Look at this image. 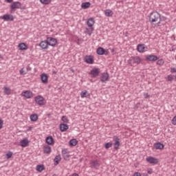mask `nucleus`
<instances>
[{"label": "nucleus", "instance_id": "16", "mask_svg": "<svg viewBox=\"0 0 176 176\" xmlns=\"http://www.w3.org/2000/svg\"><path fill=\"white\" fill-rule=\"evenodd\" d=\"M48 79L49 78L47 77V74H42L41 76V80L42 82V83H44V85H46V83H47L48 82Z\"/></svg>", "mask_w": 176, "mask_h": 176}, {"label": "nucleus", "instance_id": "12", "mask_svg": "<svg viewBox=\"0 0 176 176\" xmlns=\"http://www.w3.org/2000/svg\"><path fill=\"white\" fill-rule=\"evenodd\" d=\"M90 74L92 75V78H97L100 75V69L94 67L91 70Z\"/></svg>", "mask_w": 176, "mask_h": 176}, {"label": "nucleus", "instance_id": "5", "mask_svg": "<svg viewBox=\"0 0 176 176\" xmlns=\"http://www.w3.org/2000/svg\"><path fill=\"white\" fill-rule=\"evenodd\" d=\"M16 9H21V3L19 1L13 2L10 6L11 12H14Z\"/></svg>", "mask_w": 176, "mask_h": 176}, {"label": "nucleus", "instance_id": "20", "mask_svg": "<svg viewBox=\"0 0 176 176\" xmlns=\"http://www.w3.org/2000/svg\"><path fill=\"white\" fill-rule=\"evenodd\" d=\"M45 141L48 145H53V144H54V139L52 136L47 137Z\"/></svg>", "mask_w": 176, "mask_h": 176}, {"label": "nucleus", "instance_id": "15", "mask_svg": "<svg viewBox=\"0 0 176 176\" xmlns=\"http://www.w3.org/2000/svg\"><path fill=\"white\" fill-rule=\"evenodd\" d=\"M39 46H40V47H41V49H43V50H46V49H47V48L49 47V43H47V39L41 41V42L39 43Z\"/></svg>", "mask_w": 176, "mask_h": 176}, {"label": "nucleus", "instance_id": "2", "mask_svg": "<svg viewBox=\"0 0 176 176\" xmlns=\"http://www.w3.org/2000/svg\"><path fill=\"white\" fill-rule=\"evenodd\" d=\"M141 58L139 56H131L127 61L128 64L131 67L134 66V64H141Z\"/></svg>", "mask_w": 176, "mask_h": 176}, {"label": "nucleus", "instance_id": "21", "mask_svg": "<svg viewBox=\"0 0 176 176\" xmlns=\"http://www.w3.org/2000/svg\"><path fill=\"white\" fill-rule=\"evenodd\" d=\"M91 168H97L100 167V163H98V160H93L90 163Z\"/></svg>", "mask_w": 176, "mask_h": 176}, {"label": "nucleus", "instance_id": "42", "mask_svg": "<svg viewBox=\"0 0 176 176\" xmlns=\"http://www.w3.org/2000/svg\"><path fill=\"white\" fill-rule=\"evenodd\" d=\"M172 124L176 126V116L172 119Z\"/></svg>", "mask_w": 176, "mask_h": 176}, {"label": "nucleus", "instance_id": "52", "mask_svg": "<svg viewBox=\"0 0 176 176\" xmlns=\"http://www.w3.org/2000/svg\"><path fill=\"white\" fill-rule=\"evenodd\" d=\"M28 131H31V128H29V129H28Z\"/></svg>", "mask_w": 176, "mask_h": 176}, {"label": "nucleus", "instance_id": "27", "mask_svg": "<svg viewBox=\"0 0 176 176\" xmlns=\"http://www.w3.org/2000/svg\"><path fill=\"white\" fill-rule=\"evenodd\" d=\"M69 145L70 146H76L78 145V140L76 139H72L69 142Z\"/></svg>", "mask_w": 176, "mask_h": 176}, {"label": "nucleus", "instance_id": "53", "mask_svg": "<svg viewBox=\"0 0 176 176\" xmlns=\"http://www.w3.org/2000/svg\"><path fill=\"white\" fill-rule=\"evenodd\" d=\"M88 35H89V36H90V35H91V33H90V32H89V33H88Z\"/></svg>", "mask_w": 176, "mask_h": 176}, {"label": "nucleus", "instance_id": "1", "mask_svg": "<svg viewBox=\"0 0 176 176\" xmlns=\"http://www.w3.org/2000/svg\"><path fill=\"white\" fill-rule=\"evenodd\" d=\"M159 20H160V14L157 12H153L149 15V21L150 23H159Z\"/></svg>", "mask_w": 176, "mask_h": 176}, {"label": "nucleus", "instance_id": "8", "mask_svg": "<svg viewBox=\"0 0 176 176\" xmlns=\"http://www.w3.org/2000/svg\"><path fill=\"white\" fill-rule=\"evenodd\" d=\"M146 162L150 164H157L159 163V160L155 158L152 156H149L146 159Z\"/></svg>", "mask_w": 176, "mask_h": 176}, {"label": "nucleus", "instance_id": "43", "mask_svg": "<svg viewBox=\"0 0 176 176\" xmlns=\"http://www.w3.org/2000/svg\"><path fill=\"white\" fill-rule=\"evenodd\" d=\"M3 127V120L0 119V130Z\"/></svg>", "mask_w": 176, "mask_h": 176}, {"label": "nucleus", "instance_id": "55", "mask_svg": "<svg viewBox=\"0 0 176 176\" xmlns=\"http://www.w3.org/2000/svg\"><path fill=\"white\" fill-rule=\"evenodd\" d=\"M54 74H56V72H54Z\"/></svg>", "mask_w": 176, "mask_h": 176}, {"label": "nucleus", "instance_id": "4", "mask_svg": "<svg viewBox=\"0 0 176 176\" xmlns=\"http://www.w3.org/2000/svg\"><path fill=\"white\" fill-rule=\"evenodd\" d=\"M113 146H114V149L116 151H118L119 149V147L120 146V138H119L118 136L115 135L113 138Z\"/></svg>", "mask_w": 176, "mask_h": 176}, {"label": "nucleus", "instance_id": "57", "mask_svg": "<svg viewBox=\"0 0 176 176\" xmlns=\"http://www.w3.org/2000/svg\"><path fill=\"white\" fill-rule=\"evenodd\" d=\"M147 175H144V176H146Z\"/></svg>", "mask_w": 176, "mask_h": 176}, {"label": "nucleus", "instance_id": "24", "mask_svg": "<svg viewBox=\"0 0 176 176\" xmlns=\"http://www.w3.org/2000/svg\"><path fill=\"white\" fill-rule=\"evenodd\" d=\"M18 47L19 50H27L28 47H27V45L25 43H21L19 44Z\"/></svg>", "mask_w": 176, "mask_h": 176}, {"label": "nucleus", "instance_id": "9", "mask_svg": "<svg viewBox=\"0 0 176 176\" xmlns=\"http://www.w3.org/2000/svg\"><path fill=\"white\" fill-rule=\"evenodd\" d=\"M96 53L98 54V56H104V54H105V56H108V51L105 50V49L101 47H99L96 50Z\"/></svg>", "mask_w": 176, "mask_h": 176}, {"label": "nucleus", "instance_id": "48", "mask_svg": "<svg viewBox=\"0 0 176 176\" xmlns=\"http://www.w3.org/2000/svg\"><path fill=\"white\" fill-rule=\"evenodd\" d=\"M6 2H7L8 3H12V2H13V0H6Z\"/></svg>", "mask_w": 176, "mask_h": 176}, {"label": "nucleus", "instance_id": "14", "mask_svg": "<svg viewBox=\"0 0 176 176\" xmlns=\"http://www.w3.org/2000/svg\"><path fill=\"white\" fill-rule=\"evenodd\" d=\"M146 60H147V61H157V60H159V57L156 55H147Z\"/></svg>", "mask_w": 176, "mask_h": 176}, {"label": "nucleus", "instance_id": "18", "mask_svg": "<svg viewBox=\"0 0 176 176\" xmlns=\"http://www.w3.org/2000/svg\"><path fill=\"white\" fill-rule=\"evenodd\" d=\"M28 144H30V141H28V139L27 138H25L20 142V146H22V148L28 146Z\"/></svg>", "mask_w": 176, "mask_h": 176}, {"label": "nucleus", "instance_id": "3", "mask_svg": "<svg viewBox=\"0 0 176 176\" xmlns=\"http://www.w3.org/2000/svg\"><path fill=\"white\" fill-rule=\"evenodd\" d=\"M34 100L37 105L42 107V105H45V98L41 95H38L34 98Z\"/></svg>", "mask_w": 176, "mask_h": 176}, {"label": "nucleus", "instance_id": "30", "mask_svg": "<svg viewBox=\"0 0 176 176\" xmlns=\"http://www.w3.org/2000/svg\"><path fill=\"white\" fill-rule=\"evenodd\" d=\"M104 14L107 17H112L113 12L111 10H106L104 11Z\"/></svg>", "mask_w": 176, "mask_h": 176}, {"label": "nucleus", "instance_id": "25", "mask_svg": "<svg viewBox=\"0 0 176 176\" xmlns=\"http://www.w3.org/2000/svg\"><path fill=\"white\" fill-rule=\"evenodd\" d=\"M80 97L81 98H89V97H90V94H89L86 90L85 91H82L81 93H80Z\"/></svg>", "mask_w": 176, "mask_h": 176}, {"label": "nucleus", "instance_id": "50", "mask_svg": "<svg viewBox=\"0 0 176 176\" xmlns=\"http://www.w3.org/2000/svg\"><path fill=\"white\" fill-rule=\"evenodd\" d=\"M148 174H152V170H148Z\"/></svg>", "mask_w": 176, "mask_h": 176}, {"label": "nucleus", "instance_id": "47", "mask_svg": "<svg viewBox=\"0 0 176 176\" xmlns=\"http://www.w3.org/2000/svg\"><path fill=\"white\" fill-rule=\"evenodd\" d=\"M133 176H141V173H138V172H136L133 174Z\"/></svg>", "mask_w": 176, "mask_h": 176}, {"label": "nucleus", "instance_id": "37", "mask_svg": "<svg viewBox=\"0 0 176 176\" xmlns=\"http://www.w3.org/2000/svg\"><path fill=\"white\" fill-rule=\"evenodd\" d=\"M3 90H4L5 94H7V96H9V94H10V89L8 87H4Z\"/></svg>", "mask_w": 176, "mask_h": 176}, {"label": "nucleus", "instance_id": "32", "mask_svg": "<svg viewBox=\"0 0 176 176\" xmlns=\"http://www.w3.org/2000/svg\"><path fill=\"white\" fill-rule=\"evenodd\" d=\"M30 120L32 122H36L38 120V114H32L30 116Z\"/></svg>", "mask_w": 176, "mask_h": 176}, {"label": "nucleus", "instance_id": "38", "mask_svg": "<svg viewBox=\"0 0 176 176\" xmlns=\"http://www.w3.org/2000/svg\"><path fill=\"white\" fill-rule=\"evenodd\" d=\"M61 120H63L64 123H68V122H69V120L65 116H62Z\"/></svg>", "mask_w": 176, "mask_h": 176}, {"label": "nucleus", "instance_id": "46", "mask_svg": "<svg viewBox=\"0 0 176 176\" xmlns=\"http://www.w3.org/2000/svg\"><path fill=\"white\" fill-rule=\"evenodd\" d=\"M144 98H149L150 96L148 93H144Z\"/></svg>", "mask_w": 176, "mask_h": 176}, {"label": "nucleus", "instance_id": "17", "mask_svg": "<svg viewBox=\"0 0 176 176\" xmlns=\"http://www.w3.org/2000/svg\"><path fill=\"white\" fill-rule=\"evenodd\" d=\"M21 96L25 97V98H32V92L31 91H25L22 92Z\"/></svg>", "mask_w": 176, "mask_h": 176}, {"label": "nucleus", "instance_id": "6", "mask_svg": "<svg viewBox=\"0 0 176 176\" xmlns=\"http://www.w3.org/2000/svg\"><path fill=\"white\" fill-rule=\"evenodd\" d=\"M47 41L48 43V46H52V47H54L56 45H57V38H54L53 37H47Z\"/></svg>", "mask_w": 176, "mask_h": 176}, {"label": "nucleus", "instance_id": "31", "mask_svg": "<svg viewBox=\"0 0 176 176\" xmlns=\"http://www.w3.org/2000/svg\"><path fill=\"white\" fill-rule=\"evenodd\" d=\"M44 170L45 166L43 164L36 166V170L38 171V173H42Z\"/></svg>", "mask_w": 176, "mask_h": 176}, {"label": "nucleus", "instance_id": "41", "mask_svg": "<svg viewBox=\"0 0 176 176\" xmlns=\"http://www.w3.org/2000/svg\"><path fill=\"white\" fill-rule=\"evenodd\" d=\"M63 157L65 160H69V155L65 154L64 155H63Z\"/></svg>", "mask_w": 176, "mask_h": 176}, {"label": "nucleus", "instance_id": "22", "mask_svg": "<svg viewBox=\"0 0 176 176\" xmlns=\"http://www.w3.org/2000/svg\"><path fill=\"white\" fill-rule=\"evenodd\" d=\"M137 50L139 53H144L145 50V44H139L137 47Z\"/></svg>", "mask_w": 176, "mask_h": 176}, {"label": "nucleus", "instance_id": "35", "mask_svg": "<svg viewBox=\"0 0 176 176\" xmlns=\"http://www.w3.org/2000/svg\"><path fill=\"white\" fill-rule=\"evenodd\" d=\"M112 142H109L106 144H104V148L105 149H109V148H112Z\"/></svg>", "mask_w": 176, "mask_h": 176}, {"label": "nucleus", "instance_id": "34", "mask_svg": "<svg viewBox=\"0 0 176 176\" xmlns=\"http://www.w3.org/2000/svg\"><path fill=\"white\" fill-rule=\"evenodd\" d=\"M166 80H167V82H173V80H174V77L173 76V75L170 74L167 77H166Z\"/></svg>", "mask_w": 176, "mask_h": 176}, {"label": "nucleus", "instance_id": "40", "mask_svg": "<svg viewBox=\"0 0 176 176\" xmlns=\"http://www.w3.org/2000/svg\"><path fill=\"white\" fill-rule=\"evenodd\" d=\"M163 64H164V60L163 59H159L157 61V65H163Z\"/></svg>", "mask_w": 176, "mask_h": 176}, {"label": "nucleus", "instance_id": "13", "mask_svg": "<svg viewBox=\"0 0 176 176\" xmlns=\"http://www.w3.org/2000/svg\"><path fill=\"white\" fill-rule=\"evenodd\" d=\"M1 19L4 21H13V20H14V18L13 17V15L12 14H4Z\"/></svg>", "mask_w": 176, "mask_h": 176}, {"label": "nucleus", "instance_id": "56", "mask_svg": "<svg viewBox=\"0 0 176 176\" xmlns=\"http://www.w3.org/2000/svg\"><path fill=\"white\" fill-rule=\"evenodd\" d=\"M48 116H50V114H48Z\"/></svg>", "mask_w": 176, "mask_h": 176}, {"label": "nucleus", "instance_id": "45", "mask_svg": "<svg viewBox=\"0 0 176 176\" xmlns=\"http://www.w3.org/2000/svg\"><path fill=\"white\" fill-rule=\"evenodd\" d=\"M67 149H63V150H62V155H63V156L64 155H67Z\"/></svg>", "mask_w": 176, "mask_h": 176}, {"label": "nucleus", "instance_id": "36", "mask_svg": "<svg viewBox=\"0 0 176 176\" xmlns=\"http://www.w3.org/2000/svg\"><path fill=\"white\" fill-rule=\"evenodd\" d=\"M40 2L43 3V5H49V3L52 2V0H40Z\"/></svg>", "mask_w": 176, "mask_h": 176}, {"label": "nucleus", "instance_id": "26", "mask_svg": "<svg viewBox=\"0 0 176 176\" xmlns=\"http://www.w3.org/2000/svg\"><path fill=\"white\" fill-rule=\"evenodd\" d=\"M154 148L156 149H164V144H163L160 142H157V143L154 144Z\"/></svg>", "mask_w": 176, "mask_h": 176}, {"label": "nucleus", "instance_id": "54", "mask_svg": "<svg viewBox=\"0 0 176 176\" xmlns=\"http://www.w3.org/2000/svg\"><path fill=\"white\" fill-rule=\"evenodd\" d=\"M118 176H123V175H118Z\"/></svg>", "mask_w": 176, "mask_h": 176}, {"label": "nucleus", "instance_id": "10", "mask_svg": "<svg viewBox=\"0 0 176 176\" xmlns=\"http://www.w3.org/2000/svg\"><path fill=\"white\" fill-rule=\"evenodd\" d=\"M94 23H96V21H94V18H89L87 21V24L88 25V27H90V30L91 32H93V31H94V28H93V25H94Z\"/></svg>", "mask_w": 176, "mask_h": 176}, {"label": "nucleus", "instance_id": "49", "mask_svg": "<svg viewBox=\"0 0 176 176\" xmlns=\"http://www.w3.org/2000/svg\"><path fill=\"white\" fill-rule=\"evenodd\" d=\"M19 72H20L21 75H23L24 70L23 69H21Z\"/></svg>", "mask_w": 176, "mask_h": 176}, {"label": "nucleus", "instance_id": "11", "mask_svg": "<svg viewBox=\"0 0 176 176\" xmlns=\"http://www.w3.org/2000/svg\"><path fill=\"white\" fill-rule=\"evenodd\" d=\"M109 80V74L108 73H102V76H100V82L102 83H105L107 80Z\"/></svg>", "mask_w": 176, "mask_h": 176}, {"label": "nucleus", "instance_id": "7", "mask_svg": "<svg viewBox=\"0 0 176 176\" xmlns=\"http://www.w3.org/2000/svg\"><path fill=\"white\" fill-rule=\"evenodd\" d=\"M84 61L87 63V64H94V58L91 55H87L84 58Z\"/></svg>", "mask_w": 176, "mask_h": 176}, {"label": "nucleus", "instance_id": "33", "mask_svg": "<svg viewBox=\"0 0 176 176\" xmlns=\"http://www.w3.org/2000/svg\"><path fill=\"white\" fill-rule=\"evenodd\" d=\"M166 20H167V18L160 16V19L157 23V25H160V24H162V23H163V21H166Z\"/></svg>", "mask_w": 176, "mask_h": 176}, {"label": "nucleus", "instance_id": "44", "mask_svg": "<svg viewBox=\"0 0 176 176\" xmlns=\"http://www.w3.org/2000/svg\"><path fill=\"white\" fill-rule=\"evenodd\" d=\"M170 72H171L172 74H175V73H176V68H175V67H172V68L170 69Z\"/></svg>", "mask_w": 176, "mask_h": 176}, {"label": "nucleus", "instance_id": "28", "mask_svg": "<svg viewBox=\"0 0 176 176\" xmlns=\"http://www.w3.org/2000/svg\"><path fill=\"white\" fill-rule=\"evenodd\" d=\"M90 5H91V4L89 1L88 2L82 3L81 8L82 9H89V8H90Z\"/></svg>", "mask_w": 176, "mask_h": 176}, {"label": "nucleus", "instance_id": "19", "mask_svg": "<svg viewBox=\"0 0 176 176\" xmlns=\"http://www.w3.org/2000/svg\"><path fill=\"white\" fill-rule=\"evenodd\" d=\"M69 127L68 126V124H60L59 125V129L60 130V131H62V133H64V131H67V130H68Z\"/></svg>", "mask_w": 176, "mask_h": 176}, {"label": "nucleus", "instance_id": "23", "mask_svg": "<svg viewBox=\"0 0 176 176\" xmlns=\"http://www.w3.org/2000/svg\"><path fill=\"white\" fill-rule=\"evenodd\" d=\"M43 149V153L47 155H49V153L52 152V147H50V146H47V145L44 146Z\"/></svg>", "mask_w": 176, "mask_h": 176}, {"label": "nucleus", "instance_id": "51", "mask_svg": "<svg viewBox=\"0 0 176 176\" xmlns=\"http://www.w3.org/2000/svg\"><path fill=\"white\" fill-rule=\"evenodd\" d=\"M113 52H115V50L112 49L111 50V53H113Z\"/></svg>", "mask_w": 176, "mask_h": 176}, {"label": "nucleus", "instance_id": "29", "mask_svg": "<svg viewBox=\"0 0 176 176\" xmlns=\"http://www.w3.org/2000/svg\"><path fill=\"white\" fill-rule=\"evenodd\" d=\"M54 162L55 163V166H57L61 162V155H58L55 157Z\"/></svg>", "mask_w": 176, "mask_h": 176}, {"label": "nucleus", "instance_id": "39", "mask_svg": "<svg viewBox=\"0 0 176 176\" xmlns=\"http://www.w3.org/2000/svg\"><path fill=\"white\" fill-rule=\"evenodd\" d=\"M12 156H13V153H12V151H9V152L6 155V159H10V157H12Z\"/></svg>", "mask_w": 176, "mask_h": 176}]
</instances>
